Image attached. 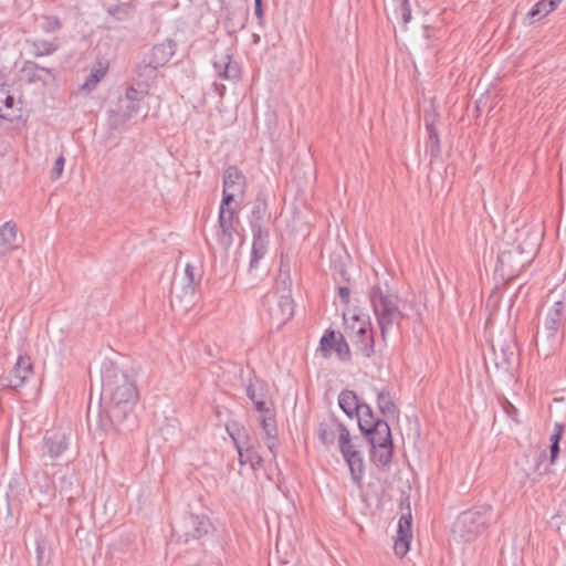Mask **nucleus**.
<instances>
[{
  "instance_id": "obj_29",
  "label": "nucleus",
  "mask_w": 566,
  "mask_h": 566,
  "mask_svg": "<svg viewBox=\"0 0 566 566\" xmlns=\"http://www.w3.org/2000/svg\"><path fill=\"white\" fill-rule=\"evenodd\" d=\"M426 129L428 132V139L426 142V153H429L431 160L436 159L441 154L440 138L436 125L426 120Z\"/></svg>"
},
{
  "instance_id": "obj_42",
  "label": "nucleus",
  "mask_w": 566,
  "mask_h": 566,
  "mask_svg": "<svg viewBox=\"0 0 566 566\" xmlns=\"http://www.w3.org/2000/svg\"><path fill=\"white\" fill-rule=\"evenodd\" d=\"M239 196V193L227 190L226 188L222 189V199L219 206V211L227 212V211H235L231 205L234 201L235 197Z\"/></svg>"
},
{
  "instance_id": "obj_55",
  "label": "nucleus",
  "mask_w": 566,
  "mask_h": 566,
  "mask_svg": "<svg viewBox=\"0 0 566 566\" xmlns=\"http://www.w3.org/2000/svg\"><path fill=\"white\" fill-rule=\"evenodd\" d=\"M549 3L553 6L554 9L557 8V6L563 1V0H548Z\"/></svg>"
},
{
  "instance_id": "obj_50",
  "label": "nucleus",
  "mask_w": 566,
  "mask_h": 566,
  "mask_svg": "<svg viewBox=\"0 0 566 566\" xmlns=\"http://www.w3.org/2000/svg\"><path fill=\"white\" fill-rule=\"evenodd\" d=\"M338 296L344 305H348L350 302V289L349 284L338 285Z\"/></svg>"
},
{
  "instance_id": "obj_22",
  "label": "nucleus",
  "mask_w": 566,
  "mask_h": 566,
  "mask_svg": "<svg viewBox=\"0 0 566 566\" xmlns=\"http://www.w3.org/2000/svg\"><path fill=\"white\" fill-rule=\"evenodd\" d=\"M269 231L252 232L253 242L251 249L250 270L256 269L259 261L264 258L269 244Z\"/></svg>"
},
{
  "instance_id": "obj_47",
  "label": "nucleus",
  "mask_w": 566,
  "mask_h": 566,
  "mask_svg": "<svg viewBox=\"0 0 566 566\" xmlns=\"http://www.w3.org/2000/svg\"><path fill=\"white\" fill-rule=\"evenodd\" d=\"M64 164H65L64 157L62 155L59 156L52 167V170H51V179L52 180H56L62 176V172L64 169Z\"/></svg>"
},
{
  "instance_id": "obj_36",
  "label": "nucleus",
  "mask_w": 566,
  "mask_h": 566,
  "mask_svg": "<svg viewBox=\"0 0 566 566\" xmlns=\"http://www.w3.org/2000/svg\"><path fill=\"white\" fill-rule=\"evenodd\" d=\"M370 325H371V323L369 319H365L358 315H354L352 317L350 322L346 321V327H347V329H349V333H348L349 336L358 334V333L363 332V329H366V328L369 329Z\"/></svg>"
},
{
  "instance_id": "obj_53",
  "label": "nucleus",
  "mask_w": 566,
  "mask_h": 566,
  "mask_svg": "<svg viewBox=\"0 0 566 566\" xmlns=\"http://www.w3.org/2000/svg\"><path fill=\"white\" fill-rule=\"evenodd\" d=\"M35 553H36L38 566H41L43 557H44V546L41 542H36Z\"/></svg>"
},
{
  "instance_id": "obj_1",
  "label": "nucleus",
  "mask_w": 566,
  "mask_h": 566,
  "mask_svg": "<svg viewBox=\"0 0 566 566\" xmlns=\"http://www.w3.org/2000/svg\"><path fill=\"white\" fill-rule=\"evenodd\" d=\"M102 388L109 399V417L117 420L125 419L139 399L135 379L113 361L105 363L102 367Z\"/></svg>"
},
{
  "instance_id": "obj_5",
  "label": "nucleus",
  "mask_w": 566,
  "mask_h": 566,
  "mask_svg": "<svg viewBox=\"0 0 566 566\" xmlns=\"http://www.w3.org/2000/svg\"><path fill=\"white\" fill-rule=\"evenodd\" d=\"M227 432L229 433L235 450L239 454V463L250 464L251 469L255 472L264 467V459L259 454L255 448L249 442V434L244 427H239L238 423L227 424Z\"/></svg>"
},
{
  "instance_id": "obj_27",
  "label": "nucleus",
  "mask_w": 566,
  "mask_h": 566,
  "mask_svg": "<svg viewBox=\"0 0 566 566\" xmlns=\"http://www.w3.org/2000/svg\"><path fill=\"white\" fill-rule=\"evenodd\" d=\"M21 72L25 75L28 83L44 82L40 72L45 73L53 80L55 78L52 69L41 66L40 64L29 60L24 61Z\"/></svg>"
},
{
  "instance_id": "obj_9",
  "label": "nucleus",
  "mask_w": 566,
  "mask_h": 566,
  "mask_svg": "<svg viewBox=\"0 0 566 566\" xmlns=\"http://www.w3.org/2000/svg\"><path fill=\"white\" fill-rule=\"evenodd\" d=\"M213 69L219 78L224 81H239L241 78V67L233 60L232 50L230 48L216 52L212 59Z\"/></svg>"
},
{
  "instance_id": "obj_24",
  "label": "nucleus",
  "mask_w": 566,
  "mask_h": 566,
  "mask_svg": "<svg viewBox=\"0 0 566 566\" xmlns=\"http://www.w3.org/2000/svg\"><path fill=\"white\" fill-rule=\"evenodd\" d=\"M344 460L349 468L350 478L354 484L360 488L365 475V462L360 450L356 451L355 454H352Z\"/></svg>"
},
{
  "instance_id": "obj_54",
  "label": "nucleus",
  "mask_w": 566,
  "mask_h": 566,
  "mask_svg": "<svg viewBox=\"0 0 566 566\" xmlns=\"http://www.w3.org/2000/svg\"><path fill=\"white\" fill-rule=\"evenodd\" d=\"M546 457H547L546 451H543L539 453L537 463H536V471L539 469V465L542 464V462H544L546 460Z\"/></svg>"
},
{
  "instance_id": "obj_32",
  "label": "nucleus",
  "mask_w": 566,
  "mask_h": 566,
  "mask_svg": "<svg viewBox=\"0 0 566 566\" xmlns=\"http://www.w3.org/2000/svg\"><path fill=\"white\" fill-rule=\"evenodd\" d=\"M338 447L343 458L350 457L359 451L358 446L353 441L350 432L347 427L340 428V437L338 438Z\"/></svg>"
},
{
  "instance_id": "obj_20",
  "label": "nucleus",
  "mask_w": 566,
  "mask_h": 566,
  "mask_svg": "<svg viewBox=\"0 0 566 566\" xmlns=\"http://www.w3.org/2000/svg\"><path fill=\"white\" fill-rule=\"evenodd\" d=\"M260 424L265 434V443L273 459L277 455V426L274 413L263 415L260 417Z\"/></svg>"
},
{
  "instance_id": "obj_18",
  "label": "nucleus",
  "mask_w": 566,
  "mask_h": 566,
  "mask_svg": "<svg viewBox=\"0 0 566 566\" xmlns=\"http://www.w3.org/2000/svg\"><path fill=\"white\" fill-rule=\"evenodd\" d=\"M363 434L371 447L385 443L390 444L392 442L391 430L386 420H377V422L373 423V427L364 429Z\"/></svg>"
},
{
  "instance_id": "obj_51",
  "label": "nucleus",
  "mask_w": 566,
  "mask_h": 566,
  "mask_svg": "<svg viewBox=\"0 0 566 566\" xmlns=\"http://www.w3.org/2000/svg\"><path fill=\"white\" fill-rule=\"evenodd\" d=\"M560 448L559 444L551 443L549 446V463L554 464L559 455Z\"/></svg>"
},
{
  "instance_id": "obj_39",
  "label": "nucleus",
  "mask_w": 566,
  "mask_h": 566,
  "mask_svg": "<svg viewBox=\"0 0 566 566\" xmlns=\"http://www.w3.org/2000/svg\"><path fill=\"white\" fill-rule=\"evenodd\" d=\"M185 277L187 280V292L191 294L195 293V287L199 283V277L196 274L195 268L191 264H187L185 268Z\"/></svg>"
},
{
  "instance_id": "obj_30",
  "label": "nucleus",
  "mask_w": 566,
  "mask_h": 566,
  "mask_svg": "<svg viewBox=\"0 0 566 566\" xmlns=\"http://www.w3.org/2000/svg\"><path fill=\"white\" fill-rule=\"evenodd\" d=\"M106 74L107 66H104L103 63L98 61L96 65H94V67L91 70V73L85 82L80 86V91L91 93L96 88L99 81L103 80Z\"/></svg>"
},
{
  "instance_id": "obj_15",
  "label": "nucleus",
  "mask_w": 566,
  "mask_h": 566,
  "mask_svg": "<svg viewBox=\"0 0 566 566\" xmlns=\"http://www.w3.org/2000/svg\"><path fill=\"white\" fill-rule=\"evenodd\" d=\"M268 216V198L264 191H259L253 201V207L249 216L251 232L269 231L264 228V219Z\"/></svg>"
},
{
  "instance_id": "obj_25",
  "label": "nucleus",
  "mask_w": 566,
  "mask_h": 566,
  "mask_svg": "<svg viewBox=\"0 0 566 566\" xmlns=\"http://www.w3.org/2000/svg\"><path fill=\"white\" fill-rule=\"evenodd\" d=\"M363 402H359L355 391L344 389L338 396L339 408L349 417L354 418L355 413H359Z\"/></svg>"
},
{
  "instance_id": "obj_52",
  "label": "nucleus",
  "mask_w": 566,
  "mask_h": 566,
  "mask_svg": "<svg viewBox=\"0 0 566 566\" xmlns=\"http://www.w3.org/2000/svg\"><path fill=\"white\" fill-rule=\"evenodd\" d=\"M254 14L261 23L264 17L263 0H254Z\"/></svg>"
},
{
  "instance_id": "obj_45",
  "label": "nucleus",
  "mask_w": 566,
  "mask_h": 566,
  "mask_svg": "<svg viewBox=\"0 0 566 566\" xmlns=\"http://www.w3.org/2000/svg\"><path fill=\"white\" fill-rule=\"evenodd\" d=\"M255 382L253 381V378H250L249 384L247 385L245 391L248 398L253 402L261 398V392H258L256 390V382H260V380L254 377ZM261 385L263 386V382L261 381Z\"/></svg>"
},
{
  "instance_id": "obj_13",
  "label": "nucleus",
  "mask_w": 566,
  "mask_h": 566,
  "mask_svg": "<svg viewBox=\"0 0 566 566\" xmlns=\"http://www.w3.org/2000/svg\"><path fill=\"white\" fill-rule=\"evenodd\" d=\"M69 448V434L61 429L46 431L43 438V455L56 459L63 454Z\"/></svg>"
},
{
  "instance_id": "obj_3",
  "label": "nucleus",
  "mask_w": 566,
  "mask_h": 566,
  "mask_svg": "<svg viewBox=\"0 0 566 566\" xmlns=\"http://www.w3.org/2000/svg\"><path fill=\"white\" fill-rule=\"evenodd\" d=\"M491 513L490 504L476 505L462 512L453 525V533L464 542L474 541L489 527Z\"/></svg>"
},
{
  "instance_id": "obj_4",
  "label": "nucleus",
  "mask_w": 566,
  "mask_h": 566,
  "mask_svg": "<svg viewBox=\"0 0 566 566\" xmlns=\"http://www.w3.org/2000/svg\"><path fill=\"white\" fill-rule=\"evenodd\" d=\"M294 315V301L290 294L268 292L262 297L261 316L270 326L280 328Z\"/></svg>"
},
{
  "instance_id": "obj_38",
  "label": "nucleus",
  "mask_w": 566,
  "mask_h": 566,
  "mask_svg": "<svg viewBox=\"0 0 566 566\" xmlns=\"http://www.w3.org/2000/svg\"><path fill=\"white\" fill-rule=\"evenodd\" d=\"M332 276L337 285L350 283V277L343 263H336L332 266Z\"/></svg>"
},
{
  "instance_id": "obj_48",
  "label": "nucleus",
  "mask_w": 566,
  "mask_h": 566,
  "mask_svg": "<svg viewBox=\"0 0 566 566\" xmlns=\"http://www.w3.org/2000/svg\"><path fill=\"white\" fill-rule=\"evenodd\" d=\"M253 406H254V409L262 413L263 415H270V413H274L273 410H271L268 406H266V402L264 400V392H263V388H261V398L253 401Z\"/></svg>"
},
{
  "instance_id": "obj_6",
  "label": "nucleus",
  "mask_w": 566,
  "mask_h": 566,
  "mask_svg": "<svg viewBox=\"0 0 566 566\" xmlns=\"http://www.w3.org/2000/svg\"><path fill=\"white\" fill-rule=\"evenodd\" d=\"M240 218L237 211L218 212V224L216 227L217 243L228 252L239 235Z\"/></svg>"
},
{
  "instance_id": "obj_14",
  "label": "nucleus",
  "mask_w": 566,
  "mask_h": 566,
  "mask_svg": "<svg viewBox=\"0 0 566 566\" xmlns=\"http://www.w3.org/2000/svg\"><path fill=\"white\" fill-rule=\"evenodd\" d=\"M32 375L33 365L31 358L27 355H20L10 373L8 386L12 389L21 388Z\"/></svg>"
},
{
  "instance_id": "obj_17",
  "label": "nucleus",
  "mask_w": 566,
  "mask_h": 566,
  "mask_svg": "<svg viewBox=\"0 0 566 566\" xmlns=\"http://www.w3.org/2000/svg\"><path fill=\"white\" fill-rule=\"evenodd\" d=\"M18 226L10 220L0 226V259L19 248Z\"/></svg>"
},
{
  "instance_id": "obj_11",
  "label": "nucleus",
  "mask_w": 566,
  "mask_h": 566,
  "mask_svg": "<svg viewBox=\"0 0 566 566\" xmlns=\"http://www.w3.org/2000/svg\"><path fill=\"white\" fill-rule=\"evenodd\" d=\"M406 503L408 512L402 514L398 521L397 536L394 543L395 554L399 557H403L410 549V542L412 538L411 522L412 516L410 512L409 499L401 500L400 506Z\"/></svg>"
},
{
  "instance_id": "obj_10",
  "label": "nucleus",
  "mask_w": 566,
  "mask_h": 566,
  "mask_svg": "<svg viewBox=\"0 0 566 566\" xmlns=\"http://www.w3.org/2000/svg\"><path fill=\"white\" fill-rule=\"evenodd\" d=\"M523 254L524 250L521 245L502 251L497 255V268L501 271L509 270L511 274L521 273L531 264L534 258V253H528L526 256H523Z\"/></svg>"
},
{
  "instance_id": "obj_8",
  "label": "nucleus",
  "mask_w": 566,
  "mask_h": 566,
  "mask_svg": "<svg viewBox=\"0 0 566 566\" xmlns=\"http://www.w3.org/2000/svg\"><path fill=\"white\" fill-rule=\"evenodd\" d=\"M319 350L325 358L331 357L333 352L342 361H349L352 358L350 348L344 335L332 328H327L321 337Z\"/></svg>"
},
{
  "instance_id": "obj_19",
  "label": "nucleus",
  "mask_w": 566,
  "mask_h": 566,
  "mask_svg": "<svg viewBox=\"0 0 566 566\" xmlns=\"http://www.w3.org/2000/svg\"><path fill=\"white\" fill-rule=\"evenodd\" d=\"M247 177L237 166H229L223 171V188L244 196L247 190Z\"/></svg>"
},
{
  "instance_id": "obj_37",
  "label": "nucleus",
  "mask_w": 566,
  "mask_h": 566,
  "mask_svg": "<svg viewBox=\"0 0 566 566\" xmlns=\"http://www.w3.org/2000/svg\"><path fill=\"white\" fill-rule=\"evenodd\" d=\"M139 112V103L127 102L125 109L122 113L112 111L111 114L118 117L120 123H126L127 120L135 117Z\"/></svg>"
},
{
  "instance_id": "obj_40",
  "label": "nucleus",
  "mask_w": 566,
  "mask_h": 566,
  "mask_svg": "<svg viewBox=\"0 0 566 566\" xmlns=\"http://www.w3.org/2000/svg\"><path fill=\"white\" fill-rule=\"evenodd\" d=\"M108 14L114 17L118 21L126 20L130 14V7L127 3L117 4L115 7H111L107 10Z\"/></svg>"
},
{
  "instance_id": "obj_33",
  "label": "nucleus",
  "mask_w": 566,
  "mask_h": 566,
  "mask_svg": "<svg viewBox=\"0 0 566 566\" xmlns=\"http://www.w3.org/2000/svg\"><path fill=\"white\" fill-rule=\"evenodd\" d=\"M355 417L358 419V428L361 433H364V429H369V427H373V423L377 422V420H381L380 418L375 417L371 407L365 402L361 403L359 413H355Z\"/></svg>"
},
{
  "instance_id": "obj_49",
  "label": "nucleus",
  "mask_w": 566,
  "mask_h": 566,
  "mask_svg": "<svg viewBox=\"0 0 566 566\" xmlns=\"http://www.w3.org/2000/svg\"><path fill=\"white\" fill-rule=\"evenodd\" d=\"M564 430H565V424L562 423V422H555L554 424V431L551 436V443H556V444H559L560 443V440H562V437H563V433H564Z\"/></svg>"
},
{
  "instance_id": "obj_35",
  "label": "nucleus",
  "mask_w": 566,
  "mask_h": 566,
  "mask_svg": "<svg viewBox=\"0 0 566 566\" xmlns=\"http://www.w3.org/2000/svg\"><path fill=\"white\" fill-rule=\"evenodd\" d=\"M158 69L159 67H155V64L150 63V60L146 56L137 64L136 74L139 78H155Z\"/></svg>"
},
{
  "instance_id": "obj_44",
  "label": "nucleus",
  "mask_w": 566,
  "mask_h": 566,
  "mask_svg": "<svg viewBox=\"0 0 566 566\" xmlns=\"http://www.w3.org/2000/svg\"><path fill=\"white\" fill-rule=\"evenodd\" d=\"M501 406L509 418H511L516 423L520 422L517 419L518 410L507 398L503 397L501 399Z\"/></svg>"
},
{
  "instance_id": "obj_21",
  "label": "nucleus",
  "mask_w": 566,
  "mask_h": 566,
  "mask_svg": "<svg viewBox=\"0 0 566 566\" xmlns=\"http://www.w3.org/2000/svg\"><path fill=\"white\" fill-rule=\"evenodd\" d=\"M352 343L356 348L357 353L363 357L370 358L375 354V333L373 325L369 329H363V332L350 335Z\"/></svg>"
},
{
  "instance_id": "obj_7",
  "label": "nucleus",
  "mask_w": 566,
  "mask_h": 566,
  "mask_svg": "<svg viewBox=\"0 0 566 566\" xmlns=\"http://www.w3.org/2000/svg\"><path fill=\"white\" fill-rule=\"evenodd\" d=\"M211 523L207 516L188 514L177 526H172V532L178 539L188 542L190 538H201L209 533Z\"/></svg>"
},
{
  "instance_id": "obj_31",
  "label": "nucleus",
  "mask_w": 566,
  "mask_h": 566,
  "mask_svg": "<svg viewBox=\"0 0 566 566\" xmlns=\"http://www.w3.org/2000/svg\"><path fill=\"white\" fill-rule=\"evenodd\" d=\"M377 407H378V410L381 412V415L385 417H395L399 412L389 391H387V390H381L378 392Z\"/></svg>"
},
{
  "instance_id": "obj_34",
  "label": "nucleus",
  "mask_w": 566,
  "mask_h": 566,
  "mask_svg": "<svg viewBox=\"0 0 566 566\" xmlns=\"http://www.w3.org/2000/svg\"><path fill=\"white\" fill-rule=\"evenodd\" d=\"M32 54L35 57L48 56L53 54L57 49L59 44L48 40H34L31 42Z\"/></svg>"
},
{
  "instance_id": "obj_12",
  "label": "nucleus",
  "mask_w": 566,
  "mask_h": 566,
  "mask_svg": "<svg viewBox=\"0 0 566 566\" xmlns=\"http://www.w3.org/2000/svg\"><path fill=\"white\" fill-rule=\"evenodd\" d=\"M566 321V305L564 301H556L547 311L544 321V332L549 343L556 340L559 329L564 326Z\"/></svg>"
},
{
  "instance_id": "obj_28",
  "label": "nucleus",
  "mask_w": 566,
  "mask_h": 566,
  "mask_svg": "<svg viewBox=\"0 0 566 566\" xmlns=\"http://www.w3.org/2000/svg\"><path fill=\"white\" fill-rule=\"evenodd\" d=\"M554 10L555 9L553 8L548 0H539L531 8V10L525 15L524 24L531 25L534 22L545 18Z\"/></svg>"
},
{
  "instance_id": "obj_2",
  "label": "nucleus",
  "mask_w": 566,
  "mask_h": 566,
  "mask_svg": "<svg viewBox=\"0 0 566 566\" xmlns=\"http://www.w3.org/2000/svg\"><path fill=\"white\" fill-rule=\"evenodd\" d=\"M369 302L380 329L384 342L389 331L396 325L400 326L405 314L399 310L398 296L384 290L379 284L373 285L368 291Z\"/></svg>"
},
{
  "instance_id": "obj_43",
  "label": "nucleus",
  "mask_w": 566,
  "mask_h": 566,
  "mask_svg": "<svg viewBox=\"0 0 566 566\" xmlns=\"http://www.w3.org/2000/svg\"><path fill=\"white\" fill-rule=\"evenodd\" d=\"M399 6L396 13L401 18L402 23L406 25L411 20V8L409 0H398Z\"/></svg>"
},
{
  "instance_id": "obj_26",
  "label": "nucleus",
  "mask_w": 566,
  "mask_h": 566,
  "mask_svg": "<svg viewBox=\"0 0 566 566\" xmlns=\"http://www.w3.org/2000/svg\"><path fill=\"white\" fill-rule=\"evenodd\" d=\"M394 455V444H378L377 447H371L370 451V460L371 462L380 469L388 467L392 460Z\"/></svg>"
},
{
  "instance_id": "obj_46",
  "label": "nucleus",
  "mask_w": 566,
  "mask_h": 566,
  "mask_svg": "<svg viewBox=\"0 0 566 566\" xmlns=\"http://www.w3.org/2000/svg\"><path fill=\"white\" fill-rule=\"evenodd\" d=\"M144 92L138 91L133 85H130L126 88L125 99L127 102L140 103V101L144 98Z\"/></svg>"
},
{
  "instance_id": "obj_23",
  "label": "nucleus",
  "mask_w": 566,
  "mask_h": 566,
  "mask_svg": "<svg viewBox=\"0 0 566 566\" xmlns=\"http://www.w3.org/2000/svg\"><path fill=\"white\" fill-rule=\"evenodd\" d=\"M346 427L344 423L338 422L336 419L322 421L318 424L317 437L325 446H332L335 442L336 436L340 437V428Z\"/></svg>"
},
{
  "instance_id": "obj_41",
  "label": "nucleus",
  "mask_w": 566,
  "mask_h": 566,
  "mask_svg": "<svg viewBox=\"0 0 566 566\" xmlns=\"http://www.w3.org/2000/svg\"><path fill=\"white\" fill-rule=\"evenodd\" d=\"M41 28L45 33H52L62 28V22L56 15H44Z\"/></svg>"
},
{
  "instance_id": "obj_16",
  "label": "nucleus",
  "mask_w": 566,
  "mask_h": 566,
  "mask_svg": "<svg viewBox=\"0 0 566 566\" xmlns=\"http://www.w3.org/2000/svg\"><path fill=\"white\" fill-rule=\"evenodd\" d=\"M177 43L171 39H166L160 43L155 44L147 57L155 67L165 66L176 53Z\"/></svg>"
}]
</instances>
